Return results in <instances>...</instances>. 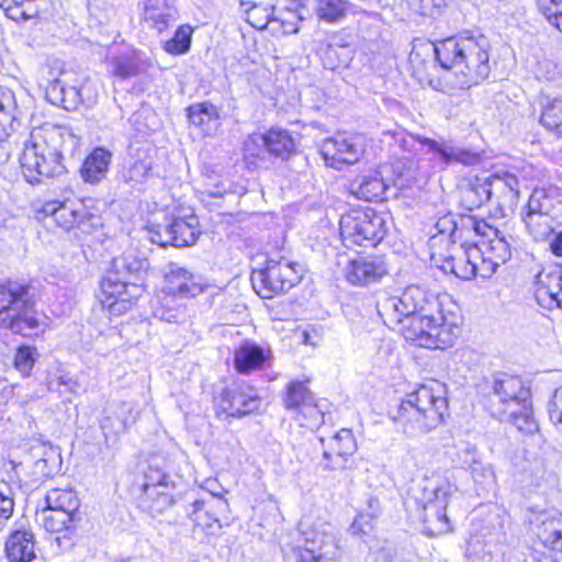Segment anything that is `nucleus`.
Segmentation results:
<instances>
[{"instance_id":"46","label":"nucleus","mask_w":562,"mask_h":562,"mask_svg":"<svg viewBox=\"0 0 562 562\" xmlns=\"http://www.w3.org/2000/svg\"><path fill=\"white\" fill-rule=\"evenodd\" d=\"M45 503L47 507H52L59 510H67L74 514H77V510L80 506L77 493L70 487H56L49 490L46 494Z\"/></svg>"},{"instance_id":"27","label":"nucleus","mask_w":562,"mask_h":562,"mask_svg":"<svg viewBox=\"0 0 562 562\" xmlns=\"http://www.w3.org/2000/svg\"><path fill=\"white\" fill-rule=\"evenodd\" d=\"M535 297L544 307L553 305L562 308V269L560 267L543 268L536 277Z\"/></svg>"},{"instance_id":"3","label":"nucleus","mask_w":562,"mask_h":562,"mask_svg":"<svg viewBox=\"0 0 562 562\" xmlns=\"http://www.w3.org/2000/svg\"><path fill=\"white\" fill-rule=\"evenodd\" d=\"M447 389H415L400 406V420L408 437L429 432L443 420Z\"/></svg>"},{"instance_id":"15","label":"nucleus","mask_w":562,"mask_h":562,"mask_svg":"<svg viewBox=\"0 0 562 562\" xmlns=\"http://www.w3.org/2000/svg\"><path fill=\"white\" fill-rule=\"evenodd\" d=\"M212 495L195 499L188 509V516L195 527L206 535L218 536L222 530L221 518L228 513V502L220 492L211 490Z\"/></svg>"},{"instance_id":"56","label":"nucleus","mask_w":562,"mask_h":562,"mask_svg":"<svg viewBox=\"0 0 562 562\" xmlns=\"http://www.w3.org/2000/svg\"><path fill=\"white\" fill-rule=\"evenodd\" d=\"M14 509V501L10 485L0 481V531L3 530Z\"/></svg>"},{"instance_id":"54","label":"nucleus","mask_w":562,"mask_h":562,"mask_svg":"<svg viewBox=\"0 0 562 562\" xmlns=\"http://www.w3.org/2000/svg\"><path fill=\"white\" fill-rule=\"evenodd\" d=\"M554 199L544 188H536L521 213H553Z\"/></svg>"},{"instance_id":"17","label":"nucleus","mask_w":562,"mask_h":562,"mask_svg":"<svg viewBox=\"0 0 562 562\" xmlns=\"http://www.w3.org/2000/svg\"><path fill=\"white\" fill-rule=\"evenodd\" d=\"M323 456L318 467L323 471H339L346 468L348 457L357 450L356 439L350 429L342 428L328 439L321 438Z\"/></svg>"},{"instance_id":"55","label":"nucleus","mask_w":562,"mask_h":562,"mask_svg":"<svg viewBox=\"0 0 562 562\" xmlns=\"http://www.w3.org/2000/svg\"><path fill=\"white\" fill-rule=\"evenodd\" d=\"M539 12L562 33V0H537Z\"/></svg>"},{"instance_id":"51","label":"nucleus","mask_w":562,"mask_h":562,"mask_svg":"<svg viewBox=\"0 0 562 562\" xmlns=\"http://www.w3.org/2000/svg\"><path fill=\"white\" fill-rule=\"evenodd\" d=\"M465 217H461L459 222L454 220V215L451 213L446 214L437 220L434 227L437 234L446 235L453 240L470 237L473 229H462V221Z\"/></svg>"},{"instance_id":"29","label":"nucleus","mask_w":562,"mask_h":562,"mask_svg":"<svg viewBox=\"0 0 562 562\" xmlns=\"http://www.w3.org/2000/svg\"><path fill=\"white\" fill-rule=\"evenodd\" d=\"M149 267L137 249H127L112 259L109 272L128 281L142 283Z\"/></svg>"},{"instance_id":"50","label":"nucleus","mask_w":562,"mask_h":562,"mask_svg":"<svg viewBox=\"0 0 562 562\" xmlns=\"http://www.w3.org/2000/svg\"><path fill=\"white\" fill-rule=\"evenodd\" d=\"M154 160L147 151H138L137 158L125 170V181L142 183L151 177Z\"/></svg>"},{"instance_id":"47","label":"nucleus","mask_w":562,"mask_h":562,"mask_svg":"<svg viewBox=\"0 0 562 562\" xmlns=\"http://www.w3.org/2000/svg\"><path fill=\"white\" fill-rule=\"evenodd\" d=\"M540 123L549 132L562 136V98L547 100L542 105Z\"/></svg>"},{"instance_id":"60","label":"nucleus","mask_w":562,"mask_h":562,"mask_svg":"<svg viewBox=\"0 0 562 562\" xmlns=\"http://www.w3.org/2000/svg\"><path fill=\"white\" fill-rule=\"evenodd\" d=\"M530 484L536 488H542L554 482V475L542 462H536L528 474Z\"/></svg>"},{"instance_id":"62","label":"nucleus","mask_w":562,"mask_h":562,"mask_svg":"<svg viewBox=\"0 0 562 562\" xmlns=\"http://www.w3.org/2000/svg\"><path fill=\"white\" fill-rule=\"evenodd\" d=\"M114 72L122 78L133 77L139 72V66L135 59L122 58L116 61Z\"/></svg>"},{"instance_id":"36","label":"nucleus","mask_w":562,"mask_h":562,"mask_svg":"<svg viewBox=\"0 0 562 562\" xmlns=\"http://www.w3.org/2000/svg\"><path fill=\"white\" fill-rule=\"evenodd\" d=\"M111 159V151L103 147H97L87 156L80 168L82 180L91 184L100 182L108 173Z\"/></svg>"},{"instance_id":"40","label":"nucleus","mask_w":562,"mask_h":562,"mask_svg":"<svg viewBox=\"0 0 562 562\" xmlns=\"http://www.w3.org/2000/svg\"><path fill=\"white\" fill-rule=\"evenodd\" d=\"M171 490L155 486H142V494L138 498L139 507L151 516L162 514L173 504Z\"/></svg>"},{"instance_id":"38","label":"nucleus","mask_w":562,"mask_h":562,"mask_svg":"<svg viewBox=\"0 0 562 562\" xmlns=\"http://www.w3.org/2000/svg\"><path fill=\"white\" fill-rule=\"evenodd\" d=\"M263 134L269 155L285 160L296 151L297 142L288 130L271 127Z\"/></svg>"},{"instance_id":"10","label":"nucleus","mask_w":562,"mask_h":562,"mask_svg":"<svg viewBox=\"0 0 562 562\" xmlns=\"http://www.w3.org/2000/svg\"><path fill=\"white\" fill-rule=\"evenodd\" d=\"M251 280L257 293L269 299L292 289L301 280V270L286 259L268 260L265 269L252 273Z\"/></svg>"},{"instance_id":"5","label":"nucleus","mask_w":562,"mask_h":562,"mask_svg":"<svg viewBox=\"0 0 562 562\" xmlns=\"http://www.w3.org/2000/svg\"><path fill=\"white\" fill-rule=\"evenodd\" d=\"M402 324L405 340L424 348L446 349L458 336L456 316L446 311L413 315Z\"/></svg>"},{"instance_id":"34","label":"nucleus","mask_w":562,"mask_h":562,"mask_svg":"<svg viewBox=\"0 0 562 562\" xmlns=\"http://www.w3.org/2000/svg\"><path fill=\"white\" fill-rule=\"evenodd\" d=\"M269 357L268 348L247 340L235 350V368L240 373H248L262 368Z\"/></svg>"},{"instance_id":"26","label":"nucleus","mask_w":562,"mask_h":562,"mask_svg":"<svg viewBox=\"0 0 562 562\" xmlns=\"http://www.w3.org/2000/svg\"><path fill=\"white\" fill-rule=\"evenodd\" d=\"M482 254L480 252L479 245L473 244L463 247L458 257L449 256L439 266L445 272H450L460 279L471 280L475 277L490 278L488 274L482 272L483 262L481 260Z\"/></svg>"},{"instance_id":"57","label":"nucleus","mask_w":562,"mask_h":562,"mask_svg":"<svg viewBox=\"0 0 562 562\" xmlns=\"http://www.w3.org/2000/svg\"><path fill=\"white\" fill-rule=\"evenodd\" d=\"M535 74L538 80L559 82L562 79V71L558 64L548 58L537 63Z\"/></svg>"},{"instance_id":"32","label":"nucleus","mask_w":562,"mask_h":562,"mask_svg":"<svg viewBox=\"0 0 562 562\" xmlns=\"http://www.w3.org/2000/svg\"><path fill=\"white\" fill-rule=\"evenodd\" d=\"M389 183L381 171L373 170L359 176L351 184L350 192L358 199L366 201H383L386 199Z\"/></svg>"},{"instance_id":"31","label":"nucleus","mask_w":562,"mask_h":562,"mask_svg":"<svg viewBox=\"0 0 562 562\" xmlns=\"http://www.w3.org/2000/svg\"><path fill=\"white\" fill-rule=\"evenodd\" d=\"M166 241L175 247L193 245L199 235V220L194 214L182 217H173L166 224Z\"/></svg>"},{"instance_id":"4","label":"nucleus","mask_w":562,"mask_h":562,"mask_svg":"<svg viewBox=\"0 0 562 562\" xmlns=\"http://www.w3.org/2000/svg\"><path fill=\"white\" fill-rule=\"evenodd\" d=\"M376 311L383 323L395 329L409 316L425 313H442L443 301L425 288L416 284L406 286L401 295L383 294L376 302Z\"/></svg>"},{"instance_id":"19","label":"nucleus","mask_w":562,"mask_h":562,"mask_svg":"<svg viewBox=\"0 0 562 562\" xmlns=\"http://www.w3.org/2000/svg\"><path fill=\"white\" fill-rule=\"evenodd\" d=\"M304 546H292L283 549L286 562H333L326 557L324 548L334 544V536L328 530L304 532Z\"/></svg>"},{"instance_id":"18","label":"nucleus","mask_w":562,"mask_h":562,"mask_svg":"<svg viewBox=\"0 0 562 562\" xmlns=\"http://www.w3.org/2000/svg\"><path fill=\"white\" fill-rule=\"evenodd\" d=\"M363 153L362 139L357 135L337 133L326 139L322 146V154L327 165L339 169L340 165L357 162Z\"/></svg>"},{"instance_id":"63","label":"nucleus","mask_w":562,"mask_h":562,"mask_svg":"<svg viewBox=\"0 0 562 562\" xmlns=\"http://www.w3.org/2000/svg\"><path fill=\"white\" fill-rule=\"evenodd\" d=\"M549 416L552 423L562 426V389H555L549 403Z\"/></svg>"},{"instance_id":"1","label":"nucleus","mask_w":562,"mask_h":562,"mask_svg":"<svg viewBox=\"0 0 562 562\" xmlns=\"http://www.w3.org/2000/svg\"><path fill=\"white\" fill-rule=\"evenodd\" d=\"M80 138L70 128L45 124L34 127L23 143L20 165L31 184L44 183L67 172L65 155L75 156Z\"/></svg>"},{"instance_id":"43","label":"nucleus","mask_w":562,"mask_h":562,"mask_svg":"<svg viewBox=\"0 0 562 562\" xmlns=\"http://www.w3.org/2000/svg\"><path fill=\"white\" fill-rule=\"evenodd\" d=\"M462 203L469 210L479 209L484 203L490 202L491 191L488 190V180L486 178H475L461 189Z\"/></svg>"},{"instance_id":"49","label":"nucleus","mask_w":562,"mask_h":562,"mask_svg":"<svg viewBox=\"0 0 562 562\" xmlns=\"http://www.w3.org/2000/svg\"><path fill=\"white\" fill-rule=\"evenodd\" d=\"M142 486H155L165 490H172L173 483L170 475L162 468V460L153 458L144 472Z\"/></svg>"},{"instance_id":"41","label":"nucleus","mask_w":562,"mask_h":562,"mask_svg":"<svg viewBox=\"0 0 562 562\" xmlns=\"http://www.w3.org/2000/svg\"><path fill=\"white\" fill-rule=\"evenodd\" d=\"M187 111L189 121L200 127L204 134L210 135L216 131L220 115L215 105L210 102H200L191 104Z\"/></svg>"},{"instance_id":"64","label":"nucleus","mask_w":562,"mask_h":562,"mask_svg":"<svg viewBox=\"0 0 562 562\" xmlns=\"http://www.w3.org/2000/svg\"><path fill=\"white\" fill-rule=\"evenodd\" d=\"M25 3H7V1H0V7L5 12L7 16L13 21H22L30 19V14H27L24 9Z\"/></svg>"},{"instance_id":"11","label":"nucleus","mask_w":562,"mask_h":562,"mask_svg":"<svg viewBox=\"0 0 562 562\" xmlns=\"http://www.w3.org/2000/svg\"><path fill=\"white\" fill-rule=\"evenodd\" d=\"M396 142L405 151L409 153L415 149L417 143L426 146L427 153L432 154L443 166L451 164L475 166L481 162V155L479 153L457 147L447 142H437L427 137L415 136L413 134H397Z\"/></svg>"},{"instance_id":"2","label":"nucleus","mask_w":562,"mask_h":562,"mask_svg":"<svg viewBox=\"0 0 562 562\" xmlns=\"http://www.w3.org/2000/svg\"><path fill=\"white\" fill-rule=\"evenodd\" d=\"M456 490L447 477H425L411 488L405 504L408 508L416 509L418 518L430 533L447 532L450 530V522L446 509Z\"/></svg>"},{"instance_id":"42","label":"nucleus","mask_w":562,"mask_h":562,"mask_svg":"<svg viewBox=\"0 0 562 562\" xmlns=\"http://www.w3.org/2000/svg\"><path fill=\"white\" fill-rule=\"evenodd\" d=\"M277 0H256L241 2L247 22L257 30H263L272 24Z\"/></svg>"},{"instance_id":"22","label":"nucleus","mask_w":562,"mask_h":562,"mask_svg":"<svg viewBox=\"0 0 562 562\" xmlns=\"http://www.w3.org/2000/svg\"><path fill=\"white\" fill-rule=\"evenodd\" d=\"M209 284L205 280L194 274L176 262H170L165 268V291L179 297H194L203 293Z\"/></svg>"},{"instance_id":"9","label":"nucleus","mask_w":562,"mask_h":562,"mask_svg":"<svg viewBox=\"0 0 562 562\" xmlns=\"http://www.w3.org/2000/svg\"><path fill=\"white\" fill-rule=\"evenodd\" d=\"M462 229H473V233L481 237L479 245L482 254V272L492 277L496 269L505 263L512 256V236L490 225L484 220L473 216H465L462 221Z\"/></svg>"},{"instance_id":"45","label":"nucleus","mask_w":562,"mask_h":562,"mask_svg":"<svg viewBox=\"0 0 562 562\" xmlns=\"http://www.w3.org/2000/svg\"><path fill=\"white\" fill-rule=\"evenodd\" d=\"M75 516L76 514L74 513L47 506L36 513L37 520L48 532H61L69 530L74 525Z\"/></svg>"},{"instance_id":"30","label":"nucleus","mask_w":562,"mask_h":562,"mask_svg":"<svg viewBox=\"0 0 562 562\" xmlns=\"http://www.w3.org/2000/svg\"><path fill=\"white\" fill-rule=\"evenodd\" d=\"M69 72L61 71L59 77L53 79L46 87L47 100L68 111L75 110L83 101L81 89L69 85Z\"/></svg>"},{"instance_id":"21","label":"nucleus","mask_w":562,"mask_h":562,"mask_svg":"<svg viewBox=\"0 0 562 562\" xmlns=\"http://www.w3.org/2000/svg\"><path fill=\"white\" fill-rule=\"evenodd\" d=\"M472 41L473 36H451L426 44L423 50L432 54L442 68L454 70L457 76Z\"/></svg>"},{"instance_id":"12","label":"nucleus","mask_w":562,"mask_h":562,"mask_svg":"<svg viewBox=\"0 0 562 562\" xmlns=\"http://www.w3.org/2000/svg\"><path fill=\"white\" fill-rule=\"evenodd\" d=\"M492 70L490 44L484 37H473L456 77V88L469 89L488 78Z\"/></svg>"},{"instance_id":"16","label":"nucleus","mask_w":562,"mask_h":562,"mask_svg":"<svg viewBox=\"0 0 562 562\" xmlns=\"http://www.w3.org/2000/svg\"><path fill=\"white\" fill-rule=\"evenodd\" d=\"M35 212L37 220L50 216L57 226L67 232L74 227L88 232V222L93 218L81 203L74 201H46Z\"/></svg>"},{"instance_id":"25","label":"nucleus","mask_w":562,"mask_h":562,"mask_svg":"<svg viewBox=\"0 0 562 562\" xmlns=\"http://www.w3.org/2000/svg\"><path fill=\"white\" fill-rule=\"evenodd\" d=\"M491 203H494L502 216L513 212L519 200L518 178L508 172H496L487 177Z\"/></svg>"},{"instance_id":"58","label":"nucleus","mask_w":562,"mask_h":562,"mask_svg":"<svg viewBox=\"0 0 562 562\" xmlns=\"http://www.w3.org/2000/svg\"><path fill=\"white\" fill-rule=\"evenodd\" d=\"M36 350L29 346L20 347L14 357V366L23 375H29L34 362Z\"/></svg>"},{"instance_id":"8","label":"nucleus","mask_w":562,"mask_h":562,"mask_svg":"<svg viewBox=\"0 0 562 562\" xmlns=\"http://www.w3.org/2000/svg\"><path fill=\"white\" fill-rule=\"evenodd\" d=\"M340 236L346 247H374L385 236V216L372 209L352 210L340 218Z\"/></svg>"},{"instance_id":"59","label":"nucleus","mask_w":562,"mask_h":562,"mask_svg":"<svg viewBox=\"0 0 562 562\" xmlns=\"http://www.w3.org/2000/svg\"><path fill=\"white\" fill-rule=\"evenodd\" d=\"M300 18L295 12L286 11L280 16H273L272 24H279V27L272 26L273 31H281L283 34H295L299 32Z\"/></svg>"},{"instance_id":"23","label":"nucleus","mask_w":562,"mask_h":562,"mask_svg":"<svg viewBox=\"0 0 562 562\" xmlns=\"http://www.w3.org/2000/svg\"><path fill=\"white\" fill-rule=\"evenodd\" d=\"M535 532L540 544L539 562H562V518L546 516L536 522Z\"/></svg>"},{"instance_id":"6","label":"nucleus","mask_w":562,"mask_h":562,"mask_svg":"<svg viewBox=\"0 0 562 562\" xmlns=\"http://www.w3.org/2000/svg\"><path fill=\"white\" fill-rule=\"evenodd\" d=\"M40 322L29 285L8 281L0 285V327L30 336Z\"/></svg>"},{"instance_id":"61","label":"nucleus","mask_w":562,"mask_h":562,"mask_svg":"<svg viewBox=\"0 0 562 562\" xmlns=\"http://www.w3.org/2000/svg\"><path fill=\"white\" fill-rule=\"evenodd\" d=\"M374 518V514H359L350 526V531L355 536H363L371 531V520Z\"/></svg>"},{"instance_id":"24","label":"nucleus","mask_w":562,"mask_h":562,"mask_svg":"<svg viewBox=\"0 0 562 562\" xmlns=\"http://www.w3.org/2000/svg\"><path fill=\"white\" fill-rule=\"evenodd\" d=\"M223 389L216 397L217 415L227 417H241L251 414L260 406V397L254 393L255 389Z\"/></svg>"},{"instance_id":"13","label":"nucleus","mask_w":562,"mask_h":562,"mask_svg":"<svg viewBox=\"0 0 562 562\" xmlns=\"http://www.w3.org/2000/svg\"><path fill=\"white\" fill-rule=\"evenodd\" d=\"M283 401L301 426L316 428L331 418L330 413L324 409L326 404L316 402L310 389H286Z\"/></svg>"},{"instance_id":"53","label":"nucleus","mask_w":562,"mask_h":562,"mask_svg":"<svg viewBox=\"0 0 562 562\" xmlns=\"http://www.w3.org/2000/svg\"><path fill=\"white\" fill-rule=\"evenodd\" d=\"M193 29L188 25H181L177 29L175 35L164 44V49L172 55H182L189 52L191 46Z\"/></svg>"},{"instance_id":"48","label":"nucleus","mask_w":562,"mask_h":562,"mask_svg":"<svg viewBox=\"0 0 562 562\" xmlns=\"http://www.w3.org/2000/svg\"><path fill=\"white\" fill-rule=\"evenodd\" d=\"M314 13L326 23H336L345 18L348 10L346 0H315Z\"/></svg>"},{"instance_id":"39","label":"nucleus","mask_w":562,"mask_h":562,"mask_svg":"<svg viewBox=\"0 0 562 562\" xmlns=\"http://www.w3.org/2000/svg\"><path fill=\"white\" fill-rule=\"evenodd\" d=\"M243 158L249 170H256L268 161V147L263 133H252L243 142Z\"/></svg>"},{"instance_id":"14","label":"nucleus","mask_w":562,"mask_h":562,"mask_svg":"<svg viewBox=\"0 0 562 562\" xmlns=\"http://www.w3.org/2000/svg\"><path fill=\"white\" fill-rule=\"evenodd\" d=\"M102 304L112 314H123L143 295V283L128 281L106 271L100 282Z\"/></svg>"},{"instance_id":"37","label":"nucleus","mask_w":562,"mask_h":562,"mask_svg":"<svg viewBox=\"0 0 562 562\" xmlns=\"http://www.w3.org/2000/svg\"><path fill=\"white\" fill-rule=\"evenodd\" d=\"M462 463L467 467L476 484L492 486L496 483L494 468L490 463H483L475 446L468 445L461 452Z\"/></svg>"},{"instance_id":"33","label":"nucleus","mask_w":562,"mask_h":562,"mask_svg":"<svg viewBox=\"0 0 562 562\" xmlns=\"http://www.w3.org/2000/svg\"><path fill=\"white\" fill-rule=\"evenodd\" d=\"M143 16L149 27L165 31L178 19L175 0H144Z\"/></svg>"},{"instance_id":"52","label":"nucleus","mask_w":562,"mask_h":562,"mask_svg":"<svg viewBox=\"0 0 562 562\" xmlns=\"http://www.w3.org/2000/svg\"><path fill=\"white\" fill-rule=\"evenodd\" d=\"M420 53L414 50L411 53L409 63L413 68L414 77L419 81L422 86H428L438 90L439 81L431 77L429 72L435 66L431 61H425L419 59Z\"/></svg>"},{"instance_id":"44","label":"nucleus","mask_w":562,"mask_h":562,"mask_svg":"<svg viewBox=\"0 0 562 562\" xmlns=\"http://www.w3.org/2000/svg\"><path fill=\"white\" fill-rule=\"evenodd\" d=\"M521 220L529 235L537 241L546 240L554 231L552 213H521Z\"/></svg>"},{"instance_id":"20","label":"nucleus","mask_w":562,"mask_h":562,"mask_svg":"<svg viewBox=\"0 0 562 562\" xmlns=\"http://www.w3.org/2000/svg\"><path fill=\"white\" fill-rule=\"evenodd\" d=\"M387 272L385 261L372 256H357L349 259L344 267L345 279L357 286H369L378 283Z\"/></svg>"},{"instance_id":"28","label":"nucleus","mask_w":562,"mask_h":562,"mask_svg":"<svg viewBox=\"0 0 562 562\" xmlns=\"http://www.w3.org/2000/svg\"><path fill=\"white\" fill-rule=\"evenodd\" d=\"M35 536L30 527H15L4 542V554L9 562H31L36 558Z\"/></svg>"},{"instance_id":"35","label":"nucleus","mask_w":562,"mask_h":562,"mask_svg":"<svg viewBox=\"0 0 562 562\" xmlns=\"http://www.w3.org/2000/svg\"><path fill=\"white\" fill-rule=\"evenodd\" d=\"M130 415L131 407L127 404L109 407L104 411L100 426L108 443H114L117 437L126 431L132 422Z\"/></svg>"},{"instance_id":"7","label":"nucleus","mask_w":562,"mask_h":562,"mask_svg":"<svg viewBox=\"0 0 562 562\" xmlns=\"http://www.w3.org/2000/svg\"><path fill=\"white\" fill-rule=\"evenodd\" d=\"M488 396L493 414L499 419L512 423L525 435L538 430L532 416L530 389H492Z\"/></svg>"}]
</instances>
